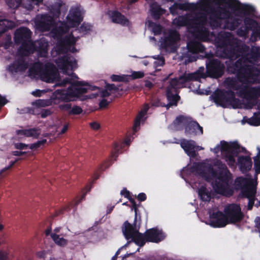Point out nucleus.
Instances as JSON below:
<instances>
[{"label": "nucleus", "mask_w": 260, "mask_h": 260, "mask_svg": "<svg viewBox=\"0 0 260 260\" xmlns=\"http://www.w3.org/2000/svg\"><path fill=\"white\" fill-rule=\"evenodd\" d=\"M224 212L230 223L240 222L244 218L240 205L236 204H230L225 207Z\"/></svg>", "instance_id": "9"}, {"label": "nucleus", "mask_w": 260, "mask_h": 260, "mask_svg": "<svg viewBox=\"0 0 260 260\" xmlns=\"http://www.w3.org/2000/svg\"><path fill=\"white\" fill-rule=\"evenodd\" d=\"M237 164L240 171L244 174L251 170L252 161L249 156L240 155L238 157Z\"/></svg>", "instance_id": "20"}, {"label": "nucleus", "mask_w": 260, "mask_h": 260, "mask_svg": "<svg viewBox=\"0 0 260 260\" xmlns=\"http://www.w3.org/2000/svg\"><path fill=\"white\" fill-rule=\"evenodd\" d=\"M150 105L151 107H166V104L161 102L158 98L156 97L151 98Z\"/></svg>", "instance_id": "45"}, {"label": "nucleus", "mask_w": 260, "mask_h": 260, "mask_svg": "<svg viewBox=\"0 0 260 260\" xmlns=\"http://www.w3.org/2000/svg\"><path fill=\"white\" fill-rule=\"evenodd\" d=\"M151 107L150 104H145L141 112L139 113V116L141 117L144 116L146 114L149 108Z\"/></svg>", "instance_id": "63"}, {"label": "nucleus", "mask_w": 260, "mask_h": 260, "mask_svg": "<svg viewBox=\"0 0 260 260\" xmlns=\"http://www.w3.org/2000/svg\"><path fill=\"white\" fill-rule=\"evenodd\" d=\"M52 34H53V37H56L58 39H60L61 38L62 36L66 32V30L63 27L59 26L53 28L51 31Z\"/></svg>", "instance_id": "43"}, {"label": "nucleus", "mask_w": 260, "mask_h": 260, "mask_svg": "<svg viewBox=\"0 0 260 260\" xmlns=\"http://www.w3.org/2000/svg\"><path fill=\"white\" fill-rule=\"evenodd\" d=\"M188 22V19L184 16L179 17L178 19L174 20V23L179 26H184L187 25Z\"/></svg>", "instance_id": "47"}, {"label": "nucleus", "mask_w": 260, "mask_h": 260, "mask_svg": "<svg viewBox=\"0 0 260 260\" xmlns=\"http://www.w3.org/2000/svg\"><path fill=\"white\" fill-rule=\"evenodd\" d=\"M149 24L152 27V31L154 35H159L161 34L162 27L159 24L151 22Z\"/></svg>", "instance_id": "46"}, {"label": "nucleus", "mask_w": 260, "mask_h": 260, "mask_svg": "<svg viewBox=\"0 0 260 260\" xmlns=\"http://www.w3.org/2000/svg\"><path fill=\"white\" fill-rule=\"evenodd\" d=\"M83 112L82 109L78 106H74L69 111V115H76L81 114Z\"/></svg>", "instance_id": "53"}, {"label": "nucleus", "mask_w": 260, "mask_h": 260, "mask_svg": "<svg viewBox=\"0 0 260 260\" xmlns=\"http://www.w3.org/2000/svg\"><path fill=\"white\" fill-rule=\"evenodd\" d=\"M247 122L250 125H260V112L254 113L252 117L247 119Z\"/></svg>", "instance_id": "39"}, {"label": "nucleus", "mask_w": 260, "mask_h": 260, "mask_svg": "<svg viewBox=\"0 0 260 260\" xmlns=\"http://www.w3.org/2000/svg\"><path fill=\"white\" fill-rule=\"evenodd\" d=\"M237 35L240 37H245L247 36L248 30L245 26L244 27H240L237 30Z\"/></svg>", "instance_id": "62"}, {"label": "nucleus", "mask_w": 260, "mask_h": 260, "mask_svg": "<svg viewBox=\"0 0 260 260\" xmlns=\"http://www.w3.org/2000/svg\"><path fill=\"white\" fill-rule=\"evenodd\" d=\"M8 6L12 9L17 8L21 4L22 0H5Z\"/></svg>", "instance_id": "50"}, {"label": "nucleus", "mask_w": 260, "mask_h": 260, "mask_svg": "<svg viewBox=\"0 0 260 260\" xmlns=\"http://www.w3.org/2000/svg\"><path fill=\"white\" fill-rule=\"evenodd\" d=\"M83 20V17L80 8L78 7L72 8L67 16V21L70 27L78 26Z\"/></svg>", "instance_id": "14"}, {"label": "nucleus", "mask_w": 260, "mask_h": 260, "mask_svg": "<svg viewBox=\"0 0 260 260\" xmlns=\"http://www.w3.org/2000/svg\"><path fill=\"white\" fill-rule=\"evenodd\" d=\"M109 14L112 22L122 25H128V19L117 10L110 11Z\"/></svg>", "instance_id": "24"}, {"label": "nucleus", "mask_w": 260, "mask_h": 260, "mask_svg": "<svg viewBox=\"0 0 260 260\" xmlns=\"http://www.w3.org/2000/svg\"><path fill=\"white\" fill-rule=\"evenodd\" d=\"M210 225L213 228H223L230 223L225 213L220 211L210 214Z\"/></svg>", "instance_id": "12"}, {"label": "nucleus", "mask_w": 260, "mask_h": 260, "mask_svg": "<svg viewBox=\"0 0 260 260\" xmlns=\"http://www.w3.org/2000/svg\"><path fill=\"white\" fill-rule=\"evenodd\" d=\"M110 78L113 82H128L129 81L128 76L125 75H118L113 74L111 76Z\"/></svg>", "instance_id": "42"}, {"label": "nucleus", "mask_w": 260, "mask_h": 260, "mask_svg": "<svg viewBox=\"0 0 260 260\" xmlns=\"http://www.w3.org/2000/svg\"><path fill=\"white\" fill-rule=\"evenodd\" d=\"M141 224V219L139 217V221H134L133 224H131L128 221H125L122 226V232L127 240L131 239L137 245L143 247L147 242L145 233L142 234L139 232Z\"/></svg>", "instance_id": "4"}, {"label": "nucleus", "mask_w": 260, "mask_h": 260, "mask_svg": "<svg viewBox=\"0 0 260 260\" xmlns=\"http://www.w3.org/2000/svg\"><path fill=\"white\" fill-rule=\"evenodd\" d=\"M241 93L245 94L246 100L247 101V103L246 105V108H252L255 105V102L251 101L260 96V87L257 88L252 87L249 89H243L241 90Z\"/></svg>", "instance_id": "15"}, {"label": "nucleus", "mask_w": 260, "mask_h": 260, "mask_svg": "<svg viewBox=\"0 0 260 260\" xmlns=\"http://www.w3.org/2000/svg\"><path fill=\"white\" fill-rule=\"evenodd\" d=\"M70 102H66V103L59 104L58 108L61 112H67L69 115V111L72 108V105L69 103Z\"/></svg>", "instance_id": "51"}, {"label": "nucleus", "mask_w": 260, "mask_h": 260, "mask_svg": "<svg viewBox=\"0 0 260 260\" xmlns=\"http://www.w3.org/2000/svg\"><path fill=\"white\" fill-rule=\"evenodd\" d=\"M58 68L65 74H68L69 69L75 70L77 68V62L74 56L67 54L59 58L56 61Z\"/></svg>", "instance_id": "10"}, {"label": "nucleus", "mask_w": 260, "mask_h": 260, "mask_svg": "<svg viewBox=\"0 0 260 260\" xmlns=\"http://www.w3.org/2000/svg\"><path fill=\"white\" fill-rule=\"evenodd\" d=\"M28 68V63L22 57L17 58L8 66V71L12 73L24 72Z\"/></svg>", "instance_id": "18"}, {"label": "nucleus", "mask_w": 260, "mask_h": 260, "mask_svg": "<svg viewBox=\"0 0 260 260\" xmlns=\"http://www.w3.org/2000/svg\"><path fill=\"white\" fill-rule=\"evenodd\" d=\"M130 203L132 204V208L135 211V219L134 221H139V217H140V219H141L140 213H139V210H138V205L136 204V202H135V200L131 197L128 199Z\"/></svg>", "instance_id": "40"}, {"label": "nucleus", "mask_w": 260, "mask_h": 260, "mask_svg": "<svg viewBox=\"0 0 260 260\" xmlns=\"http://www.w3.org/2000/svg\"><path fill=\"white\" fill-rule=\"evenodd\" d=\"M180 40V35L176 30H171L168 35L165 37L164 41L161 42V45L162 48L165 49H170L171 51L175 52L177 48L176 44Z\"/></svg>", "instance_id": "11"}, {"label": "nucleus", "mask_w": 260, "mask_h": 260, "mask_svg": "<svg viewBox=\"0 0 260 260\" xmlns=\"http://www.w3.org/2000/svg\"><path fill=\"white\" fill-rule=\"evenodd\" d=\"M48 43L42 38L34 42V52H38L41 57H46L48 54Z\"/></svg>", "instance_id": "22"}, {"label": "nucleus", "mask_w": 260, "mask_h": 260, "mask_svg": "<svg viewBox=\"0 0 260 260\" xmlns=\"http://www.w3.org/2000/svg\"><path fill=\"white\" fill-rule=\"evenodd\" d=\"M252 181L250 179L243 177H237L235 181V187L237 189H240L242 190L243 188L251 186Z\"/></svg>", "instance_id": "31"}, {"label": "nucleus", "mask_w": 260, "mask_h": 260, "mask_svg": "<svg viewBox=\"0 0 260 260\" xmlns=\"http://www.w3.org/2000/svg\"><path fill=\"white\" fill-rule=\"evenodd\" d=\"M242 11L244 14L246 15H249L250 14H253L255 12L254 8L250 5H246L243 7L242 9Z\"/></svg>", "instance_id": "56"}, {"label": "nucleus", "mask_w": 260, "mask_h": 260, "mask_svg": "<svg viewBox=\"0 0 260 260\" xmlns=\"http://www.w3.org/2000/svg\"><path fill=\"white\" fill-rule=\"evenodd\" d=\"M53 66L46 64L42 70V74L45 77H48L52 74Z\"/></svg>", "instance_id": "48"}, {"label": "nucleus", "mask_w": 260, "mask_h": 260, "mask_svg": "<svg viewBox=\"0 0 260 260\" xmlns=\"http://www.w3.org/2000/svg\"><path fill=\"white\" fill-rule=\"evenodd\" d=\"M222 3L228 5L230 8H235L238 5L240 4L238 0H222Z\"/></svg>", "instance_id": "52"}, {"label": "nucleus", "mask_w": 260, "mask_h": 260, "mask_svg": "<svg viewBox=\"0 0 260 260\" xmlns=\"http://www.w3.org/2000/svg\"><path fill=\"white\" fill-rule=\"evenodd\" d=\"M31 31L27 27H21L17 29L15 33L14 40L16 44L30 40Z\"/></svg>", "instance_id": "19"}, {"label": "nucleus", "mask_w": 260, "mask_h": 260, "mask_svg": "<svg viewBox=\"0 0 260 260\" xmlns=\"http://www.w3.org/2000/svg\"><path fill=\"white\" fill-rule=\"evenodd\" d=\"M179 81V84H184L187 82L192 81L190 73H185L179 78L177 80Z\"/></svg>", "instance_id": "49"}, {"label": "nucleus", "mask_w": 260, "mask_h": 260, "mask_svg": "<svg viewBox=\"0 0 260 260\" xmlns=\"http://www.w3.org/2000/svg\"><path fill=\"white\" fill-rule=\"evenodd\" d=\"M177 6L179 10L185 11H194L198 8L197 5L195 3H175V5Z\"/></svg>", "instance_id": "36"}, {"label": "nucleus", "mask_w": 260, "mask_h": 260, "mask_svg": "<svg viewBox=\"0 0 260 260\" xmlns=\"http://www.w3.org/2000/svg\"><path fill=\"white\" fill-rule=\"evenodd\" d=\"M46 142L47 140L46 139H42L40 141H38L36 143L31 144L29 148L30 149H37L45 145Z\"/></svg>", "instance_id": "54"}, {"label": "nucleus", "mask_w": 260, "mask_h": 260, "mask_svg": "<svg viewBox=\"0 0 260 260\" xmlns=\"http://www.w3.org/2000/svg\"><path fill=\"white\" fill-rule=\"evenodd\" d=\"M184 129L185 134L187 136L196 135L198 131H200L201 134L203 133V127L197 121H188V120Z\"/></svg>", "instance_id": "23"}, {"label": "nucleus", "mask_w": 260, "mask_h": 260, "mask_svg": "<svg viewBox=\"0 0 260 260\" xmlns=\"http://www.w3.org/2000/svg\"><path fill=\"white\" fill-rule=\"evenodd\" d=\"M145 236L147 242L153 243H159L164 240L166 237L165 233L157 228L147 230L145 232Z\"/></svg>", "instance_id": "16"}, {"label": "nucleus", "mask_w": 260, "mask_h": 260, "mask_svg": "<svg viewBox=\"0 0 260 260\" xmlns=\"http://www.w3.org/2000/svg\"><path fill=\"white\" fill-rule=\"evenodd\" d=\"M256 192V188L252 185V183L251 186H248L241 190V194L242 197L246 198H255Z\"/></svg>", "instance_id": "35"}, {"label": "nucleus", "mask_w": 260, "mask_h": 260, "mask_svg": "<svg viewBox=\"0 0 260 260\" xmlns=\"http://www.w3.org/2000/svg\"><path fill=\"white\" fill-rule=\"evenodd\" d=\"M220 169H221L217 174V178L212 183L215 191L222 195L232 196L233 190L230 188V182L231 178L230 172L224 164L221 162Z\"/></svg>", "instance_id": "5"}, {"label": "nucleus", "mask_w": 260, "mask_h": 260, "mask_svg": "<svg viewBox=\"0 0 260 260\" xmlns=\"http://www.w3.org/2000/svg\"><path fill=\"white\" fill-rule=\"evenodd\" d=\"M105 87H106L110 92L112 91H117L119 90V88L115 86V85L114 84L107 83Z\"/></svg>", "instance_id": "64"}, {"label": "nucleus", "mask_w": 260, "mask_h": 260, "mask_svg": "<svg viewBox=\"0 0 260 260\" xmlns=\"http://www.w3.org/2000/svg\"><path fill=\"white\" fill-rule=\"evenodd\" d=\"M54 23L53 17L47 14H45L41 16L37 24L43 30L48 31L53 26Z\"/></svg>", "instance_id": "21"}, {"label": "nucleus", "mask_w": 260, "mask_h": 260, "mask_svg": "<svg viewBox=\"0 0 260 260\" xmlns=\"http://www.w3.org/2000/svg\"><path fill=\"white\" fill-rule=\"evenodd\" d=\"M236 77H237L236 76ZM250 79L248 82L243 83L240 82L238 78H228L225 81V84L228 88L230 89L225 90L224 89H217L213 94V99L214 102L217 105L223 108H226L228 106H231L234 109L239 108L241 106V101L235 97V93L233 90H240V94L243 95V97L246 99L245 94L241 93V90L243 89L246 88V87H243L241 84H247L250 82Z\"/></svg>", "instance_id": "3"}, {"label": "nucleus", "mask_w": 260, "mask_h": 260, "mask_svg": "<svg viewBox=\"0 0 260 260\" xmlns=\"http://www.w3.org/2000/svg\"><path fill=\"white\" fill-rule=\"evenodd\" d=\"M220 144V151L225 153V159L230 167L235 166V157H237L239 153L247 152L246 148L240 146L237 141L228 143L225 141H221Z\"/></svg>", "instance_id": "6"}, {"label": "nucleus", "mask_w": 260, "mask_h": 260, "mask_svg": "<svg viewBox=\"0 0 260 260\" xmlns=\"http://www.w3.org/2000/svg\"><path fill=\"white\" fill-rule=\"evenodd\" d=\"M17 133L27 137H32L35 138H37L40 135L39 131L35 128L19 130Z\"/></svg>", "instance_id": "33"}, {"label": "nucleus", "mask_w": 260, "mask_h": 260, "mask_svg": "<svg viewBox=\"0 0 260 260\" xmlns=\"http://www.w3.org/2000/svg\"><path fill=\"white\" fill-rule=\"evenodd\" d=\"M92 25L88 23L83 22L80 26L79 30L81 32H87L91 30Z\"/></svg>", "instance_id": "57"}, {"label": "nucleus", "mask_w": 260, "mask_h": 260, "mask_svg": "<svg viewBox=\"0 0 260 260\" xmlns=\"http://www.w3.org/2000/svg\"><path fill=\"white\" fill-rule=\"evenodd\" d=\"M62 6V2L61 1L55 2L53 5V8L54 9L55 13L59 15L60 14V9Z\"/></svg>", "instance_id": "59"}, {"label": "nucleus", "mask_w": 260, "mask_h": 260, "mask_svg": "<svg viewBox=\"0 0 260 260\" xmlns=\"http://www.w3.org/2000/svg\"><path fill=\"white\" fill-rule=\"evenodd\" d=\"M164 10L159 6L151 8L152 15L154 18H159L162 15Z\"/></svg>", "instance_id": "44"}, {"label": "nucleus", "mask_w": 260, "mask_h": 260, "mask_svg": "<svg viewBox=\"0 0 260 260\" xmlns=\"http://www.w3.org/2000/svg\"><path fill=\"white\" fill-rule=\"evenodd\" d=\"M38 109L35 108H27L26 112L33 115H38L40 113L38 112ZM41 117L42 118H45L52 114V112L49 109H42L40 113Z\"/></svg>", "instance_id": "34"}, {"label": "nucleus", "mask_w": 260, "mask_h": 260, "mask_svg": "<svg viewBox=\"0 0 260 260\" xmlns=\"http://www.w3.org/2000/svg\"><path fill=\"white\" fill-rule=\"evenodd\" d=\"M240 56L235 62L227 65V71L236 74L239 80L243 83L254 79L260 74L259 70L253 64L260 58V48L242 45L237 46V57Z\"/></svg>", "instance_id": "1"}, {"label": "nucleus", "mask_w": 260, "mask_h": 260, "mask_svg": "<svg viewBox=\"0 0 260 260\" xmlns=\"http://www.w3.org/2000/svg\"><path fill=\"white\" fill-rule=\"evenodd\" d=\"M206 71L204 77L218 79L221 77L224 73L225 66L219 59L215 58H208L206 63Z\"/></svg>", "instance_id": "7"}, {"label": "nucleus", "mask_w": 260, "mask_h": 260, "mask_svg": "<svg viewBox=\"0 0 260 260\" xmlns=\"http://www.w3.org/2000/svg\"><path fill=\"white\" fill-rule=\"evenodd\" d=\"M187 118L183 116L179 115L177 116L173 121V125L176 131H181L185 128L186 123H187Z\"/></svg>", "instance_id": "30"}, {"label": "nucleus", "mask_w": 260, "mask_h": 260, "mask_svg": "<svg viewBox=\"0 0 260 260\" xmlns=\"http://www.w3.org/2000/svg\"><path fill=\"white\" fill-rule=\"evenodd\" d=\"M18 52L21 56H27L34 52V43L31 40L20 43Z\"/></svg>", "instance_id": "26"}, {"label": "nucleus", "mask_w": 260, "mask_h": 260, "mask_svg": "<svg viewBox=\"0 0 260 260\" xmlns=\"http://www.w3.org/2000/svg\"><path fill=\"white\" fill-rule=\"evenodd\" d=\"M178 86L179 81L177 79L174 78L170 80L169 85L166 87V96L168 102V103L166 104L167 109H169L173 106L177 105L180 99L178 92Z\"/></svg>", "instance_id": "8"}, {"label": "nucleus", "mask_w": 260, "mask_h": 260, "mask_svg": "<svg viewBox=\"0 0 260 260\" xmlns=\"http://www.w3.org/2000/svg\"><path fill=\"white\" fill-rule=\"evenodd\" d=\"M233 41L229 34L223 33L219 34L216 39V45L218 48L221 49L223 47L231 44Z\"/></svg>", "instance_id": "28"}, {"label": "nucleus", "mask_w": 260, "mask_h": 260, "mask_svg": "<svg viewBox=\"0 0 260 260\" xmlns=\"http://www.w3.org/2000/svg\"><path fill=\"white\" fill-rule=\"evenodd\" d=\"M68 84L70 86L67 89H57L52 93L51 100L53 104L59 105L62 102L76 101L83 94L87 93L89 89L93 90L95 88L84 81H73V79L70 76L63 78L58 84L60 86H65Z\"/></svg>", "instance_id": "2"}, {"label": "nucleus", "mask_w": 260, "mask_h": 260, "mask_svg": "<svg viewBox=\"0 0 260 260\" xmlns=\"http://www.w3.org/2000/svg\"><path fill=\"white\" fill-rule=\"evenodd\" d=\"M198 194L202 201L209 202L211 200V192L205 186L202 185L198 189Z\"/></svg>", "instance_id": "32"}, {"label": "nucleus", "mask_w": 260, "mask_h": 260, "mask_svg": "<svg viewBox=\"0 0 260 260\" xmlns=\"http://www.w3.org/2000/svg\"><path fill=\"white\" fill-rule=\"evenodd\" d=\"M131 76L133 79H141L144 76V73L142 71H134Z\"/></svg>", "instance_id": "60"}, {"label": "nucleus", "mask_w": 260, "mask_h": 260, "mask_svg": "<svg viewBox=\"0 0 260 260\" xmlns=\"http://www.w3.org/2000/svg\"><path fill=\"white\" fill-rule=\"evenodd\" d=\"M199 35L205 39H207L209 36V31L206 27L202 26L198 31Z\"/></svg>", "instance_id": "55"}, {"label": "nucleus", "mask_w": 260, "mask_h": 260, "mask_svg": "<svg viewBox=\"0 0 260 260\" xmlns=\"http://www.w3.org/2000/svg\"><path fill=\"white\" fill-rule=\"evenodd\" d=\"M241 20L237 18H234L231 21V28L232 29H235L239 27L241 24Z\"/></svg>", "instance_id": "61"}, {"label": "nucleus", "mask_w": 260, "mask_h": 260, "mask_svg": "<svg viewBox=\"0 0 260 260\" xmlns=\"http://www.w3.org/2000/svg\"><path fill=\"white\" fill-rule=\"evenodd\" d=\"M244 23L248 31L252 30L253 34L257 36L260 35V25L256 20L246 17L244 19Z\"/></svg>", "instance_id": "25"}, {"label": "nucleus", "mask_w": 260, "mask_h": 260, "mask_svg": "<svg viewBox=\"0 0 260 260\" xmlns=\"http://www.w3.org/2000/svg\"><path fill=\"white\" fill-rule=\"evenodd\" d=\"M199 46H201V43L196 42H189L187 45L188 52L193 54L198 53V48Z\"/></svg>", "instance_id": "41"}, {"label": "nucleus", "mask_w": 260, "mask_h": 260, "mask_svg": "<svg viewBox=\"0 0 260 260\" xmlns=\"http://www.w3.org/2000/svg\"><path fill=\"white\" fill-rule=\"evenodd\" d=\"M222 51L221 56L225 58L237 57V45L234 42L220 49Z\"/></svg>", "instance_id": "27"}, {"label": "nucleus", "mask_w": 260, "mask_h": 260, "mask_svg": "<svg viewBox=\"0 0 260 260\" xmlns=\"http://www.w3.org/2000/svg\"><path fill=\"white\" fill-rule=\"evenodd\" d=\"M76 40L73 35L66 36L63 38H60L58 41V46L61 49H68L72 46H74L76 43Z\"/></svg>", "instance_id": "29"}, {"label": "nucleus", "mask_w": 260, "mask_h": 260, "mask_svg": "<svg viewBox=\"0 0 260 260\" xmlns=\"http://www.w3.org/2000/svg\"><path fill=\"white\" fill-rule=\"evenodd\" d=\"M209 14V19L212 22H215L217 20L229 18L231 15L229 10L224 7H221L211 8Z\"/></svg>", "instance_id": "13"}, {"label": "nucleus", "mask_w": 260, "mask_h": 260, "mask_svg": "<svg viewBox=\"0 0 260 260\" xmlns=\"http://www.w3.org/2000/svg\"><path fill=\"white\" fill-rule=\"evenodd\" d=\"M51 237L54 243L60 246H64L68 244V240L63 238H60L58 235L56 233L51 234Z\"/></svg>", "instance_id": "38"}, {"label": "nucleus", "mask_w": 260, "mask_h": 260, "mask_svg": "<svg viewBox=\"0 0 260 260\" xmlns=\"http://www.w3.org/2000/svg\"><path fill=\"white\" fill-rule=\"evenodd\" d=\"M254 168L256 174H260V159L258 157L254 158Z\"/></svg>", "instance_id": "58"}, {"label": "nucleus", "mask_w": 260, "mask_h": 260, "mask_svg": "<svg viewBox=\"0 0 260 260\" xmlns=\"http://www.w3.org/2000/svg\"><path fill=\"white\" fill-rule=\"evenodd\" d=\"M176 143L177 144L179 143L178 142ZM180 144L181 147L188 156L195 158L197 156L198 153L196 151V143L194 141L182 139L180 140Z\"/></svg>", "instance_id": "17"}, {"label": "nucleus", "mask_w": 260, "mask_h": 260, "mask_svg": "<svg viewBox=\"0 0 260 260\" xmlns=\"http://www.w3.org/2000/svg\"><path fill=\"white\" fill-rule=\"evenodd\" d=\"M192 81H199L201 78H206L205 75V69L204 67H200L197 71L190 73Z\"/></svg>", "instance_id": "37"}]
</instances>
